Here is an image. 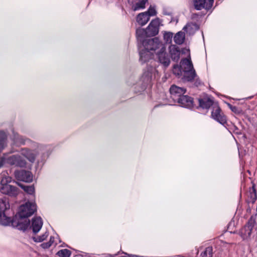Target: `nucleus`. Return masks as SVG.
Wrapping results in <instances>:
<instances>
[{"label":"nucleus","instance_id":"1","mask_svg":"<svg viewBox=\"0 0 257 257\" xmlns=\"http://www.w3.org/2000/svg\"><path fill=\"white\" fill-rule=\"evenodd\" d=\"M138 40L142 43L143 47H139L140 60L142 63H145L152 58L157 59L164 67H167L170 64V57L166 52L165 44L158 38H154L147 40L144 38L147 36V30L138 28L136 30Z\"/></svg>","mask_w":257,"mask_h":257},{"label":"nucleus","instance_id":"2","mask_svg":"<svg viewBox=\"0 0 257 257\" xmlns=\"http://www.w3.org/2000/svg\"><path fill=\"white\" fill-rule=\"evenodd\" d=\"M29 145L31 148H24L21 149L20 151V154L30 162L33 163L38 155L40 154H44L46 146L35 142H32Z\"/></svg>","mask_w":257,"mask_h":257},{"label":"nucleus","instance_id":"3","mask_svg":"<svg viewBox=\"0 0 257 257\" xmlns=\"http://www.w3.org/2000/svg\"><path fill=\"white\" fill-rule=\"evenodd\" d=\"M180 66L183 71V76L182 79L184 81H192L197 77L190 57L182 59L180 62Z\"/></svg>","mask_w":257,"mask_h":257},{"label":"nucleus","instance_id":"4","mask_svg":"<svg viewBox=\"0 0 257 257\" xmlns=\"http://www.w3.org/2000/svg\"><path fill=\"white\" fill-rule=\"evenodd\" d=\"M255 219L251 216L247 223L240 230L239 235L243 240H250L254 238L257 232L254 228Z\"/></svg>","mask_w":257,"mask_h":257},{"label":"nucleus","instance_id":"5","mask_svg":"<svg viewBox=\"0 0 257 257\" xmlns=\"http://www.w3.org/2000/svg\"><path fill=\"white\" fill-rule=\"evenodd\" d=\"M5 164L24 168L27 166V162L20 154L14 155L9 157L4 155L0 160V168Z\"/></svg>","mask_w":257,"mask_h":257},{"label":"nucleus","instance_id":"6","mask_svg":"<svg viewBox=\"0 0 257 257\" xmlns=\"http://www.w3.org/2000/svg\"><path fill=\"white\" fill-rule=\"evenodd\" d=\"M12 178L8 176L4 175L1 181V192L10 196H16L19 193V190L16 187L13 186L8 183L11 182Z\"/></svg>","mask_w":257,"mask_h":257},{"label":"nucleus","instance_id":"7","mask_svg":"<svg viewBox=\"0 0 257 257\" xmlns=\"http://www.w3.org/2000/svg\"><path fill=\"white\" fill-rule=\"evenodd\" d=\"M36 211V204L35 201H27L21 205L19 209L18 215L21 218H27L34 213Z\"/></svg>","mask_w":257,"mask_h":257},{"label":"nucleus","instance_id":"8","mask_svg":"<svg viewBox=\"0 0 257 257\" xmlns=\"http://www.w3.org/2000/svg\"><path fill=\"white\" fill-rule=\"evenodd\" d=\"M162 21L159 18L152 20L146 29L147 36L152 37L157 35L159 31V27Z\"/></svg>","mask_w":257,"mask_h":257},{"label":"nucleus","instance_id":"9","mask_svg":"<svg viewBox=\"0 0 257 257\" xmlns=\"http://www.w3.org/2000/svg\"><path fill=\"white\" fill-rule=\"evenodd\" d=\"M211 116L212 118L222 125H224L226 123V117L216 103L213 105Z\"/></svg>","mask_w":257,"mask_h":257},{"label":"nucleus","instance_id":"10","mask_svg":"<svg viewBox=\"0 0 257 257\" xmlns=\"http://www.w3.org/2000/svg\"><path fill=\"white\" fill-rule=\"evenodd\" d=\"M186 92V89L182 87L172 85L170 88L171 97L174 102H178L179 99L182 97Z\"/></svg>","mask_w":257,"mask_h":257},{"label":"nucleus","instance_id":"11","mask_svg":"<svg viewBox=\"0 0 257 257\" xmlns=\"http://www.w3.org/2000/svg\"><path fill=\"white\" fill-rule=\"evenodd\" d=\"M213 3L214 0H193L194 8L197 10L203 9L209 10L212 8Z\"/></svg>","mask_w":257,"mask_h":257},{"label":"nucleus","instance_id":"12","mask_svg":"<svg viewBox=\"0 0 257 257\" xmlns=\"http://www.w3.org/2000/svg\"><path fill=\"white\" fill-rule=\"evenodd\" d=\"M16 178L20 181L26 182H31L33 180V175L29 171L21 170L15 171Z\"/></svg>","mask_w":257,"mask_h":257},{"label":"nucleus","instance_id":"13","mask_svg":"<svg viewBox=\"0 0 257 257\" xmlns=\"http://www.w3.org/2000/svg\"><path fill=\"white\" fill-rule=\"evenodd\" d=\"M12 139L13 140L14 143L16 145H29L33 141L30 140L29 139H27L24 137L19 135L17 133H14Z\"/></svg>","mask_w":257,"mask_h":257},{"label":"nucleus","instance_id":"14","mask_svg":"<svg viewBox=\"0 0 257 257\" xmlns=\"http://www.w3.org/2000/svg\"><path fill=\"white\" fill-rule=\"evenodd\" d=\"M169 52L172 60L177 62L180 57V50L179 48L175 45L171 44L169 47Z\"/></svg>","mask_w":257,"mask_h":257},{"label":"nucleus","instance_id":"15","mask_svg":"<svg viewBox=\"0 0 257 257\" xmlns=\"http://www.w3.org/2000/svg\"><path fill=\"white\" fill-rule=\"evenodd\" d=\"M43 222L41 217H34L32 220L31 228L34 233L38 232L41 229Z\"/></svg>","mask_w":257,"mask_h":257},{"label":"nucleus","instance_id":"16","mask_svg":"<svg viewBox=\"0 0 257 257\" xmlns=\"http://www.w3.org/2000/svg\"><path fill=\"white\" fill-rule=\"evenodd\" d=\"M182 107L190 108L193 106V99L187 95H183L178 102Z\"/></svg>","mask_w":257,"mask_h":257},{"label":"nucleus","instance_id":"17","mask_svg":"<svg viewBox=\"0 0 257 257\" xmlns=\"http://www.w3.org/2000/svg\"><path fill=\"white\" fill-rule=\"evenodd\" d=\"M199 106L203 109H208L211 106L215 104L212 99L208 97H204L199 99Z\"/></svg>","mask_w":257,"mask_h":257},{"label":"nucleus","instance_id":"18","mask_svg":"<svg viewBox=\"0 0 257 257\" xmlns=\"http://www.w3.org/2000/svg\"><path fill=\"white\" fill-rule=\"evenodd\" d=\"M149 20V16L144 12L140 13L137 17V23L142 26L145 25Z\"/></svg>","mask_w":257,"mask_h":257},{"label":"nucleus","instance_id":"19","mask_svg":"<svg viewBox=\"0 0 257 257\" xmlns=\"http://www.w3.org/2000/svg\"><path fill=\"white\" fill-rule=\"evenodd\" d=\"M144 75L147 77L148 80H151L157 78L158 76V72L154 67L148 68L147 72L144 73Z\"/></svg>","mask_w":257,"mask_h":257},{"label":"nucleus","instance_id":"20","mask_svg":"<svg viewBox=\"0 0 257 257\" xmlns=\"http://www.w3.org/2000/svg\"><path fill=\"white\" fill-rule=\"evenodd\" d=\"M198 29V26L194 23H188L183 28L187 33L189 35L193 34Z\"/></svg>","mask_w":257,"mask_h":257},{"label":"nucleus","instance_id":"21","mask_svg":"<svg viewBox=\"0 0 257 257\" xmlns=\"http://www.w3.org/2000/svg\"><path fill=\"white\" fill-rule=\"evenodd\" d=\"M19 186L23 189V190L28 194L32 196V200L31 201H35V188L33 185H24L20 184Z\"/></svg>","mask_w":257,"mask_h":257},{"label":"nucleus","instance_id":"22","mask_svg":"<svg viewBox=\"0 0 257 257\" xmlns=\"http://www.w3.org/2000/svg\"><path fill=\"white\" fill-rule=\"evenodd\" d=\"M8 212L0 213V224L3 225H9L12 220L10 216H8Z\"/></svg>","mask_w":257,"mask_h":257},{"label":"nucleus","instance_id":"23","mask_svg":"<svg viewBox=\"0 0 257 257\" xmlns=\"http://www.w3.org/2000/svg\"><path fill=\"white\" fill-rule=\"evenodd\" d=\"M10 205L6 198L0 199V213L8 212L9 211Z\"/></svg>","mask_w":257,"mask_h":257},{"label":"nucleus","instance_id":"24","mask_svg":"<svg viewBox=\"0 0 257 257\" xmlns=\"http://www.w3.org/2000/svg\"><path fill=\"white\" fill-rule=\"evenodd\" d=\"M185 38V33L183 32L180 31L175 35L174 37V41L178 45H181L184 43Z\"/></svg>","mask_w":257,"mask_h":257},{"label":"nucleus","instance_id":"25","mask_svg":"<svg viewBox=\"0 0 257 257\" xmlns=\"http://www.w3.org/2000/svg\"><path fill=\"white\" fill-rule=\"evenodd\" d=\"M7 135L3 132L0 131V153L7 147Z\"/></svg>","mask_w":257,"mask_h":257},{"label":"nucleus","instance_id":"26","mask_svg":"<svg viewBox=\"0 0 257 257\" xmlns=\"http://www.w3.org/2000/svg\"><path fill=\"white\" fill-rule=\"evenodd\" d=\"M247 195L248 196V201L253 203L256 199V194L254 186L249 189Z\"/></svg>","mask_w":257,"mask_h":257},{"label":"nucleus","instance_id":"27","mask_svg":"<svg viewBox=\"0 0 257 257\" xmlns=\"http://www.w3.org/2000/svg\"><path fill=\"white\" fill-rule=\"evenodd\" d=\"M148 2V0H139L132 6V9L134 11H137L145 8V5Z\"/></svg>","mask_w":257,"mask_h":257},{"label":"nucleus","instance_id":"28","mask_svg":"<svg viewBox=\"0 0 257 257\" xmlns=\"http://www.w3.org/2000/svg\"><path fill=\"white\" fill-rule=\"evenodd\" d=\"M173 73L174 74L179 77L183 76V71L182 68L181 67V66L175 65L173 67Z\"/></svg>","mask_w":257,"mask_h":257},{"label":"nucleus","instance_id":"29","mask_svg":"<svg viewBox=\"0 0 257 257\" xmlns=\"http://www.w3.org/2000/svg\"><path fill=\"white\" fill-rule=\"evenodd\" d=\"M173 36V33L169 32H164L163 34V39L166 43L170 44L172 42Z\"/></svg>","mask_w":257,"mask_h":257},{"label":"nucleus","instance_id":"30","mask_svg":"<svg viewBox=\"0 0 257 257\" xmlns=\"http://www.w3.org/2000/svg\"><path fill=\"white\" fill-rule=\"evenodd\" d=\"M71 254V251L67 249H61L57 253L59 257H70Z\"/></svg>","mask_w":257,"mask_h":257},{"label":"nucleus","instance_id":"31","mask_svg":"<svg viewBox=\"0 0 257 257\" xmlns=\"http://www.w3.org/2000/svg\"><path fill=\"white\" fill-rule=\"evenodd\" d=\"M201 257H212V247H207L201 254Z\"/></svg>","mask_w":257,"mask_h":257},{"label":"nucleus","instance_id":"32","mask_svg":"<svg viewBox=\"0 0 257 257\" xmlns=\"http://www.w3.org/2000/svg\"><path fill=\"white\" fill-rule=\"evenodd\" d=\"M145 13L147 14V15L149 16V18H150V17L155 16L157 14L156 7L155 6H151L149 8L148 11L147 12H145Z\"/></svg>","mask_w":257,"mask_h":257},{"label":"nucleus","instance_id":"33","mask_svg":"<svg viewBox=\"0 0 257 257\" xmlns=\"http://www.w3.org/2000/svg\"><path fill=\"white\" fill-rule=\"evenodd\" d=\"M54 242V237L53 236H51L50 238V240L47 242H44L41 244V246L42 248L44 249L48 248L50 247Z\"/></svg>","mask_w":257,"mask_h":257},{"label":"nucleus","instance_id":"34","mask_svg":"<svg viewBox=\"0 0 257 257\" xmlns=\"http://www.w3.org/2000/svg\"><path fill=\"white\" fill-rule=\"evenodd\" d=\"M49 235L48 232L46 231L42 235L34 237V240L36 242H42L44 241Z\"/></svg>","mask_w":257,"mask_h":257},{"label":"nucleus","instance_id":"35","mask_svg":"<svg viewBox=\"0 0 257 257\" xmlns=\"http://www.w3.org/2000/svg\"><path fill=\"white\" fill-rule=\"evenodd\" d=\"M230 108L231 109V110L233 112H236L237 110V108L235 106H232L230 104H228Z\"/></svg>","mask_w":257,"mask_h":257},{"label":"nucleus","instance_id":"36","mask_svg":"<svg viewBox=\"0 0 257 257\" xmlns=\"http://www.w3.org/2000/svg\"><path fill=\"white\" fill-rule=\"evenodd\" d=\"M122 253H123L125 255H127L129 257H138V256H136V255H134L133 254H127V253H124V252H123Z\"/></svg>","mask_w":257,"mask_h":257},{"label":"nucleus","instance_id":"37","mask_svg":"<svg viewBox=\"0 0 257 257\" xmlns=\"http://www.w3.org/2000/svg\"><path fill=\"white\" fill-rule=\"evenodd\" d=\"M119 254V253H118L117 254H114L112 255V257H120L118 256Z\"/></svg>","mask_w":257,"mask_h":257},{"label":"nucleus","instance_id":"38","mask_svg":"<svg viewBox=\"0 0 257 257\" xmlns=\"http://www.w3.org/2000/svg\"><path fill=\"white\" fill-rule=\"evenodd\" d=\"M238 151H239L238 154H239V155H240V151H239V150H238Z\"/></svg>","mask_w":257,"mask_h":257}]
</instances>
